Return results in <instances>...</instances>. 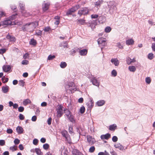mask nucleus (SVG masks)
Returning a JSON list of instances; mask_svg holds the SVG:
<instances>
[{"label": "nucleus", "instance_id": "obj_1", "mask_svg": "<svg viewBox=\"0 0 155 155\" xmlns=\"http://www.w3.org/2000/svg\"><path fill=\"white\" fill-rule=\"evenodd\" d=\"M38 21L28 23L21 27V29L24 31L32 32L34 29L38 26Z\"/></svg>", "mask_w": 155, "mask_h": 155}, {"label": "nucleus", "instance_id": "obj_2", "mask_svg": "<svg viewBox=\"0 0 155 155\" xmlns=\"http://www.w3.org/2000/svg\"><path fill=\"white\" fill-rule=\"evenodd\" d=\"M105 5H107L109 8V10L110 12H113L116 9V7L115 5V3L113 2H104Z\"/></svg>", "mask_w": 155, "mask_h": 155}, {"label": "nucleus", "instance_id": "obj_3", "mask_svg": "<svg viewBox=\"0 0 155 155\" xmlns=\"http://www.w3.org/2000/svg\"><path fill=\"white\" fill-rule=\"evenodd\" d=\"M106 39L104 38H100L97 40V43L102 50L103 47L106 44Z\"/></svg>", "mask_w": 155, "mask_h": 155}, {"label": "nucleus", "instance_id": "obj_4", "mask_svg": "<svg viewBox=\"0 0 155 155\" xmlns=\"http://www.w3.org/2000/svg\"><path fill=\"white\" fill-rule=\"evenodd\" d=\"M63 106L61 105H58L56 108L57 116L58 117H61L63 114Z\"/></svg>", "mask_w": 155, "mask_h": 155}, {"label": "nucleus", "instance_id": "obj_5", "mask_svg": "<svg viewBox=\"0 0 155 155\" xmlns=\"http://www.w3.org/2000/svg\"><path fill=\"white\" fill-rule=\"evenodd\" d=\"M89 12L88 9L87 7H84L80 10H79L78 14L81 16L82 15H85L88 14Z\"/></svg>", "mask_w": 155, "mask_h": 155}, {"label": "nucleus", "instance_id": "obj_6", "mask_svg": "<svg viewBox=\"0 0 155 155\" xmlns=\"http://www.w3.org/2000/svg\"><path fill=\"white\" fill-rule=\"evenodd\" d=\"M80 6L79 5H76L75 6L69 9L66 12L68 15L71 14L73 12L77 10L79 8Z\"/></svg>", "mask_w": 155, "mask_h": 155}, {"label": "nucleus", "instance_id": "obj_7", "mask_svg": "<svg viewBox=\"0 0 155 155\" xmlns=\"http://www.w3.org/2000/svg\"><path fill=\"white\" fill-rule=\"evenodd\" d=\"M87 141L90 145L94 144L96 142L95 139L90 135H87L86 136Z\"/></svg>", "mask_w": 155, "mask_h": 155}, {"label": "nucleus", "instance_id": "obj_8", "mask_svg": "<svg viewBox=\"0 0 155 155\" xmlns=\"http://www.w3.org/2000/svg\"><path fill=\"white\" fill-rule=\"evenodd\" d=\"M90 81L92 82V84L97 87L100 85V82L95 77H93L90 79Z\"/></svg>", "mask_w": 155, "mask_h": 155}, {"label": "nucleus", "instance_id": "obj_9", "mask_svg": "<svg viewBox=\"0 0 155 155\" xmlns=\"http://www.w3.org/2000/svg\"><path fill=\"white\" fill-rule=\"evenodd\" d=\"M88 110H91L94 106V101L92 98H90L88 103H87Z\"/></svg>", "mask_w": 155, "mask_h": 155}, {"label": "nucleus", "instance_id": "obj_10", "mask_svg": "<svg viewBox=\"0 0 155 155\" xmlns=\"http://www.w3.org/2000/svg\"><path fill=\"white\" fill-rule=\"evenodd\" d=\"M114 146L115 148L118 149L120 150H123L124 149L123 146L119 143H115Z\"/></svg>", "mask_w": 155, "mask_h": 155}, {"label": "nucleus", "instance_id": "obj_11", "mask_svg": "<svg viewBox=\"0 0 155 155\" xmlns=\"http://www.w3.org/2000/svg\"><path fill=\"white\" fill-rule=\"evenodd\" d=\"M110 61L115 66H117L119 64V61L117 58H112Z\"/></svg>", "mask_w": 155, "mask_h": 155}, {"label": "nucleus", "instance_id": "obj_12", "mask_svg": "<svg viewBox=\"0 0 155 155\" xmlns=\"http://www.w3.org/2000/svg\"><path fill=\"white\" fill-rule=\"evenodd\" d=\"M62 135L65 138L68 140L70 139V136L68 132L66 130L63 131L62 133Z\"/></svg>", "mask_w": 155, "mask_h": 155}, {"label": "nucleus", "instance_id": "obj_13", "mask_svg": "<svg viewBox=\"0 0 155 155\" xmlns=\"http://www.w3.org/2000/svg\"><path fill=\"white\" fill-rule=\"evenodd\" d=\"M11 66L9 65H4L2 67L3 70L5 72H8L11 69Z\"/></svg>", "mask_w": 155, "mask_h": 155}, {"label": "nucleus", "instance_id": "obj_14", "mask_svg": "<svg viewBox=\"0 0 155 155\" xmlns=\"http://www.w3.org/2000/svg\"><path fill=\"white\" fill-rule=\"evenodd\" d=\"M126 61L127 64L128 65L131 64L132 63L136 61V60L135 58L131 59L129 57H127L126 60Z\"/></svg>", "mask_w": 155, "mask_h": 155}, {"label": "nucleus", "instance_id": "obj_15", "mask_svg": "<svg viewBox=\"0 0 155 155\" xmlns=\"http://www.w3.org/2000/svg\"><path fill=\"white\" fill-rule=\"evenodd\" d=\"M104 1L103 0H98L95 3V7L98 8L101 6V4L103 3Z\"/></svg>", "mask_w": 155, "mask_h": 155}, {"label": "nucleus", "instance_id": "obj_16", "mask_svg": "<svg viewBox=\"0 0 155 155\" xmlns=\"http://www.w3.org/2000/svg\"><path fill=\"white\" fill-rule=\"evenodd\" d=\"M16 130L18 134H20L23 133L24 130L22 127L18 126L16 127Z\"/></svg>", "mask_w": 155, "mask_h": 155}, {"label": "nucleus", "instance_id": "obj_17", "mask_svg": "<svg viewBox=\"0 0 155 155\" xmlns=\"http://www.w3.org/2000/svg\"><path fill=\"white\" fill-rule=\"evenodd\" d=\"M50 4L49 3H46L43 4L42 9L43 11H45L47 10L49 8Z\"/></svg>", "mask_w": 155, "mask_h": 155}, {"label": "nucleus", "instance_id": "obj_18", "mask_svg": "<svg viewBox=\"0 0 155 155\" xmlns=\"http://www.w3.org/2000/svg\"><path fill=\"white\" fill-rule=\"evenodd\" d=\"M110 134L109 133H107L105 135H102L101 136V138L102 139H108L110 137Z\"/></svg>", "mask_w": 155, "mask_h": 155}, {"label": "nucleus", "instance_id": "obj_19", "mask_svg": "<svg viewBox=\"0 0 155 155\" xmlns=\"http://www.w3.org/2000/svg\"><path fill=\"white\" fill-rule=\"evenodd\" d=\"M87 51L86 49H83L80 50L79 53L81 55L85 56L86 55L87 53Z\"/></svg>", "mask_w": 155, "mask_h": 155}, {"label": "nucleus", "instance_id": "obj_20", "mask_svg": "<svg viewBox=\"0 0 155 155\" xmlns=\"http://www.w3.org/2000/svg\"><path fill=\"white\" fill-rule=\"evenodd\" d=\"M134 41L132 39H128L126 41V44L128 45H132L134 43Z\"/></svg>", "mask_w": 155, "mask_h": 155}, {"label": "nucleus", "instance_id": "obj_21", "mask_svg": "<svg viewBox=\"0 0 155 155\" xmlns=\"http://www.w3.org/2000/svg\"><path fill=\"white\" fill-rule=\"evenodd\" d=\"M9 87L7 85L2 87V91L4 93H6L8 91Z\"/></svg>", "mask_w": 155, "mask_h": 155}, {"label": "nucleus", "instance_id": "obj_22", "mask_svg": "<svg viewBox=\"0 0 155 155\" xmlns=\"http://www.w3.org/2000/svg\"><path fill=\"white\" fill-rule=\"evenodd\" d=\"M105 103V101L104 100H100L98 101L96 104L98 106H101L104 105Z\"/></svg>", "mask_w": 155, "mask_h": 155}, {"label": "nucleus", "instance_id": "obj_23", "mask_svg": "<svg viewBox=\"0 0 155 155\" xmlns=\"http://www.w3.org/2000/svg\"><path fill=\"white\" fill-rule=\"evenodd\" d=\"M89 24H90L89 26L92 29V30H94L95 27V25H96V23L93 21L89 22Z\"/></svg>", "mask_w": 155, "mask_h": 155}, {"label": "nucleus", "instance_id": "obj_24", "mask_svg": "<svg viewBox=\"0 0 155 155\" xmlns=\"http://www.w3.org/2000/svg\"><path fill=\"white\" fill-rule=\"evenodd\" d=\"M12 23L11 20L10 19H6L3 22V24L4 25H10Z\"/></svg>", "mask_w": 155, "mask_h": 155}, {"label": "nucleus", "instance_id": "obj_25", "mask_svg": "<svg viewBox=\"0 0 155 155\" xmlns=\"http://www.w3.org/2000/svg\"><path fill=\"white\" fill-rule=\"evenodd\" d=\"M117 126L115 124L110 125L109 126V129L111 131H114L115 129H116Z\"/></svg>", "mask_w": 155, "mask_h": 155}, {"label": "nucleus", "instance_id": "obj_26", "mask_svg": "<svg viewBox=\"0 0 155 155\" xmlns=\"http://www.w3.org/2000/svg\"><path fill=\"white\" fill-rule=\"evenodd\" d=\"M6 38L11 41H15V37L10 35L9 34L6 36Z\"/></svg>", "mask_w": 155, "mask_h": 155}, {"label": "nucleus", "instance_id": "obj_27", "mask_svg": "<svg viewBox=\"0 0 155 155\" xmlns=\"http://www.w3.org/2000/svg\"><path fill=\"white\" fill-rule=\"evenodd\" d=\"M31 103V101L30 99H26L23 101V104L25 106H26L28 104H30Z\"/></svg>", "mask_w": 155, "mask_h": 155}, {"label": "nucleus", "instance_id": "obj_28", "mask_svg": "<svg viewBox=\"0 0 155 155\" xmlns=\"http://www.w3.org/2000/svg\"><path fill=\"white\" fill-rule=\"evenodd\" d=\"M98 20L100 23H102L105 20V17L103 16H100L98 17Z\"/></svg>", "mask_w": 155, "mask_h": 155}, {"label": "nucleus", "instance_id": "obj_29", "mask_svg": "<svg viewBox=\"0 0 155 155\" xmlns=\"http://www.w3.org/2000/svg\"><path fill=\"white\" fill-rule=\"evenodd\" d=\"M64 113L65 114L67 117L71 115V112L67 109L64 110Z\"/></svg>", "mask_w": 155, "mask_h": 155}, {"label": "nucleus", "instance_id": "obj_30", "mask_svg": "<svg viewBox=\"0 0 155 155\" xmlns=\"http://www.w3.org/2000/svg\"><path fill=\"white\" fill-rule=\"evenodd\" d=\"M67 118L72 123H74L75 122V121L74 119V117L73 115H71Z\"/></svg>", "mask_w": 155, "mask_h": 155}, {"label": "nucleus", "instance_id": "obj_31", "mask_svg": "<svg viewBox=\"0 0 155 155\" xmlns=\"http://www.w3.org/2000/svg\"><path fill=\"white\" fill-rule=\"evenodd\" d=\"M128 69L130 71L134 72L136 70V68L134 66H130L128 67Z\"/></svg>", "mask_w": 155, "mask_h": 155}, {"label": "nucleus", "instance_id": "obj_32", "mask_svg": "<svg viewBox=\"0 0 155 155\" xmlns=\"http://www.w3.org/2000/svg\"><path fill=\"white\" fill-rule=\"evenodd\" d=\"M78 24L80 25H84L85 22V21L83 19H77Z\"/></svg>", "mask_w": 155, "mask_h": 155}, {"label": "nucleus", "instance_id": "obj_33", "mask_svg": "<svg viewBox=\"0 0 155 155\" xmlns=\"http://www.w3.org/2000/svg\"><path fill=\"white\" fill-rule=\"evenodd\" d=\"M60 67L62 68H65L67 66V64L65 62H61L60 64Z\"/></svg>", "mask_w": 155, "mask_h": 155}, {"label": "nucleus", "instance_id": "obj_34", "mask_svg": "<svg viewBox=\"0 0 155 155\" xmlns=\"http://www.w3.org/2000/svg\"><path fill=\"white\" fill-rule=\"evenodd\" d=\"M21 12L23 14V15L25 17H27L29 16L30 14L27 12L25 10H24L21 11Z\"/></svg>", "mask_w": 155, "mask_h": 155}, {"label": "nucleus", "instance_id": "obj_35", "mask_svg": "<svg viewBox=\"0 0 155 155\" xmlns=\"http://www.w3.org/2000/svg\"><path fill=\"white\" fill-rule=\"evenodd\" d=\"M37 42L36 40L34 39H31V40L29 42V44L31 45H35L36 44Z\"/></svg>", "mask_w": 155, "mask_h": 155}, {"label": "nucleus", "instance_id": "obj_36", "mask_svg": "<svg viewBox=\"0 0 155 155\" xmlns=\"http://www.w3.org/2000/svg\"><path fill=\"white\" fill-rule=\"evenodd\" d=\"M35 151L38 155H43L42 153L41 152L39 149L35 148Z\"/></svg>", "mask_w": 155, "mask_h": 155}, {"label": "nucleus", "instance_id": "obj_37", "mask_svg": "<svg viewBox=\"0 0 155 155\" xmlns=\"http://www.w3.org/2000/svg\"><path fill=\"white\" fill-rule=\"evenodd\" d=\"M73 155H79L80 152L77 150H74L72 151Z\"/></svg>", "mask_w": 155, "mask_h": 155}, {"label": "nucleus", "instance_id": "obj_38", "mask_svg": "<svg viewBox=\"0 0 155 155\" xmlns=\"http://www.w3.org/2000/svg\"><path fill=\"white\" fill-rule=\"evenodd\" d=\"M8 80V78H5V76H3L2 78V81L3 83H5L7 82Z\"/></svg>", "mask_w": 155, "mask_h": 155}, {"label": "nucleus", "instance_id": "obj_39", "mask_svg": "<svg viewBox=\"0 0 155 155\" xmlns=\"http://www.w3.org/2000/svg\"><path fill=\"white\" fill-rule=\"evenodd\" d=\"M19 5L22 11L24 10V5L23 2H21L19 3Z\"/></svg>", "mask_w": 155, "mask_h": 155}, {"label": "nucleus", "instance_id": "obj_40", "mask_svg": "<svg viewBox=\"0 0 155 155\" xmlns=\"http://www.w3.org/2000/svg\"><path fill=\"white\" fill-rule=\"evenodd\" d=\"M154 57L153 54L152 53H150L148 54V58L150 60H152Z\"/></svg>", "mask_w": 155, "mask_h": 155}, {"label": "nucleus", "instance_id": "obj_41", "mask_svg": "<svg viewBox=\"0 0 155 155\" xmlns=\"http://www.w3.org/2000/svg\"><path fill=\"white\" fill-rule=\"evenodd\" d=\"M85 108L84 106L81 107L79 111L81 113L83 114L85 111Z\"/></svg>", "mask_w": 155, "mask_h": 155}, {"label": "nucleus", "instance_id": "obj_42", "mask_svg": "<svg viewBox=\"0 0 155 155\" xmlns=\"http://www.w3.org/2000/svg\"><path fill=\"white\" fill-rule=\"evenodd\" d=\"M17 15V14H13L11 16L9 17V18L11 20H12L16 18Z\"/></svg>", "mask_w": 155, "mask_h": 155}, {"label": "nucleus", "instance_id": "obj_43", "mask_svg": "<svg viewBox=\"0 0 155 155\" xmlns=\"http://www.w3.org/2000/svg\"><path fill=\"white\" fill-rule=\"evenodd\" d=\"M95 150V147L94 146H93L91 147L89 150V152L90 153H93Z\"/></svg>", "mask_w": 155, "mask_h": 155}, {"label": "nucleus", "instance_id": "obj_44", "mask_svg": "<svg viewBox=\"0 0 155 155\" xmlns=\"http://www.w3.org/2000/svg\"><path fill=\"white\" fill-rule=\"evenodd\" d=\"M49 147V145L47 143H45L43 145V148L45 150H47Z\"/></svg>", "mask_w": 155, "mask_h": 155}, {"label": "nucleus", "instance_id": "obj_45", "mask_svg": "<svg viewBox=\"0 0 155 155\" xmlns=\"http://www.w3.org/2000/svg\"><path fill=\"white\" fill-rule=\"evenodd\" d=\"M111 30V29L110 27L107 26L105 28V31L107 33H109L110 31Z\"/></svg>", "mask_w": 155, "mask_h": 155}, {"label": "nucleus", "instance_id": "obj_46", "mask_svg": "<svg viewBox=\"0 0 155 155\" xmlns=\"http://www.w3.org/2000/svg\"><path fill=\"white\" fill-rule=\"evenodd\" d=\"M111 74L112 76L115 77L117 75V72L115 70H113L111 71Z\"/></svg>", "mask_w": 155, "mask_h": 155}, {"label": "nucleus", "instance_id": "obj_47", "mask_svg": "<svg viewBox=\"0 0 155 155\" xmlns=\"http://www.w3.org/2000/svg\"><path fill=\"white\" fill-rule=\"evenodd\" d=\"M145 81L147 83L149 84L150 83L151 80L150 77H148L146 78Z\"/></svg>", "mask_w": 155, "mask_h": 155}, {"label": "nucleus", "instance_id": "obj_48", "mask_svg": "<svg viewBox=\"0 0 155 155\" xmlns=\"http://www.w3.org/2000/svg\"><path fill=\"white\" fill-rule=\"evenodd\" d=\"M55 56L54 55H49L48 57V60H52L54 58H55Z\"/></svg>", "mask_w": 155, "mask_h": 155}, {"label": "nucleus", "instance_id": "obj_49", "mask_svg": "<svg viewBox=\"0 0 155 155\" xmlns=\"http://www.w3.org/2000/svg\"><path fill=\"white\" fill-rule=\"evenodd\" d=\"M69 90L72 92V91H76V88L75 86L73 87H69Z\"/></svg>", "mask_w": 155, "mask_h": 155}, {"label": "nucleus", "instance_id": "obj_50", "mask_svg": "<svg viewBox=\"0 0 155 155\" xmlns=\"http://www.w3.org/2000/svg\"><path fill=\"white\" fill-rule=\"evenodd\" d=\"M24 83L25 82L22 80H20L19 81L18 84L20 86L23 87L24 86Z\"/></svg>", "mask_w": 155, "mask_h": 155}, {"label": "nucleus", "instance_id": "obj_51", "mask_svg": "<svg viewBox=\"0 0 155 155\" xmlns=\"http://www.w3.org/2000/svg\"><path fill=\"white\" fill-rule=\"evenodd\" d=\"M117 46L120 49L123 48V46L120 42H118L117 43Z\"/></svg>", "mask_w": 155, "mask_h": 155}, {"label": "nucleus", "instance_id": "obj_52", "mask_svg": "<svg viewBox=\"0 0 155 155\" xmlns=\"http://www.w3.org/2000/svg\"><path fill=\"white\" fill-rule=\"evenodd\" d=\"M112 140L114 142H116L118 140V138L116 136H114L112 138Z\"/></svg>", "mask_w": 155, "mask_h": 155}, {"label": "nucleus", "instance_id": "obj_53", "mask_svg": "<svg viewBox=\"0 0 155 155\" xmlns=\"http://www.w3.org/2000/svg\"><path fill=\"white\" fill-rule=\"evenodd\" d=\"M36 34L38 36H41L42 35V31L40 30H37L36 31Z\"/></svg>", "mask_w": 155, "mask_h": 155}, {"label": "nucleus", "instance_id": "obj_54", "mask_svg": "<svg viewBox=\"0 0 155 155\" xmlns=\"http://www.w3.org/2000/svg\"><path fill=\"white\" fill-rule=\"evenodd\" d=\"M38 141L37 139H35L33 140V143L35 145H37L38 143Z\"/></svg>", "mask_w": 155, "mask_h": 155}, {"label": "nucleus", "instance_id": "obj_55", "mask_svg": "<svg viewBox=\"0 0 155 155\" xmlns=\"http://www.w3.org/2000/svg\"><path fill=\"white\" fill-rule=\"evenodd\" d=\"M5 141L4 140H0V145L1 146H3L5 145Z\"/></svg>", "mask_w": 155, "mask_h": 155}, {"label": "nucleus", "instance_id": "obj_56", "mask_svg": "<svg viewBox=\"0 0 155 155\" xmlns=\"http://www.w3.org/2000/svg\"><path fill=\"white\" fill-rule=\"evenodd\" d=\"M24 107H23L21 106L18 108V111L19 112H22L24 110Z\"/></svg>", "mask_w": 155, "mask_h": 155}, {"label": "nucleus", "instance_id": "obj_57", "mask_svg": "<svg viewBox=\"0 0 155 155\" xmlns=\"http://www.w3.org/2000/svg\"><path fill=\"white\" fill-rule=\"evenodd\" d=\"M21 63L23 65H27L28 63V61L26 60H24L22 61Z\"/></svg>", "mask_w": 155, "mask_h": 155}, {"label": "nucleus", "instance_id": "obj_58", "mask_svg": "<svg viewBox=\"0 0 155 155\" xmlns=\"http://www.w3.org/2000/svg\"><path fill=\"white\" fill-rule=\"evenodd\" d=\"M6 51V49L5 48L2 49H0V54H3Z\"/></svg>", "mask_w": 155, "mask_h": 155}, {"label": "nucleus", "instance_id": "obj_59", "mask_svg": "<svg viewBox=\"0 0 155 155\" xmlns=\"http://www.w3.org/2000/svg\"><path fill=\"white\" fill-rule=\"evenodd\" d=\"M151 48L152 51H155V43H153L151 45Z\"/></svg>", "mask_w": 155, "mask_h": 155}, {"label": "nucleus", "instance_id": "obj_60", "mask_svg": "<svg viewBox=\"0 0 155 155\" xmlns=\"http://www.w3.org/2000/svg\"><path fill=\"white\" fill-rule=\"evenodd\" d=\"M14 143L15 144H18L20 143V140L17 138L15 139L14 141Z\"/></svg>", "mask_w": 155, "mask_h": 155}, {"label": "nucleus", "instance_id": "obj_61", "mask_svg": "<svg viewBox=\"0 0 155 155\" xmlns=\"http://www.w3.org/2000/svg\"><path fill=\"white\" fill-rule=\"evenodd\" d=\"M92 18H96L98 17V15L96 14H92L91 16Z\"/></svg>", "mask_w": 155, "mask_h": 155}, {"label": "nucleus", "instance_id": "obj_62", "mask_svg": "<svg viewBox=\"0 0 155 155\" xmlns=\"http://www.w3.org/2000/svg\"><path fill=\"white\" fill-rule=\"evenodd\" d=\"M25 117L22 114H20L19 115V118L20 120H23L24 119Z\"/></svg>", "mask_w": 155, "mask_h": 155}, {"label": "nucleus", "instance_id": "obj_63", "mask_svg": "<svg viewBox=\"0 0 155 155\" xmlns=\"http://www.w3.org/2000/svg\"><path fill=\"white\" fill-rule=\"evenodd\" d=\"M29 54L28 53H26L25 54L23 55V58L24 59H26L27 58L29 57Z\"/></svg>", "mask_w": 155, "mask_h": 155}, {"label": "nucleus", "instance_id": "obj_64", "mask_svg": "<svg viewBox=\"0 0 155 155\" xmlns=\"http://www.w3.org/2000/svg\"><path fill=\"white\" fill-rule=\"evenodd\" d=\"M11 9L14 11H15L16 9V6L15 5H12L11 6Z\"/></svg>", "mask_w": 155, "mask_h": 155}]
</instances>
